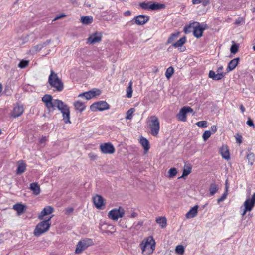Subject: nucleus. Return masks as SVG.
I'll return each mask as SVG.
<instances>
[{
    "label": "nucleus",
    "mask_w": 255,
    "mask_h": 255,
    "mask_svg": "<svg viewBox=\"0 0 255 255\" xmlns=\"http://www.w3.org/2000/svg\"><path fill=\"white\" fill-rule=\"evenodd\" d=\"M156 222L159 224L162 228H165L166 226L167 220L164 217H159L157 218Z\"/></svg>",
    "instance_id": "obj_29"
},
{
    "label": "nucleus",
    "mask_w": 255,
    "mask_h": 255,
    "mask_svg": "<svg viewBox=\"0 0 255 255\" xmlns=\"http://www.w3.org/2000/svg\"><path fill=\"white\" fill-rule=\"evenodd\" d=\"M248 211H246V208L244 207V211L242 213V216L245 215L246 214V212H248Z\"/></svg>",
    "instance_id": "obj_62"
},
{
    "label": "nucleus",
    "mask_w": 255,
    "mask_h": 255,
    "mask_svg": "<svg viewBox=\"0 0 255 255\" xmlns=\"http://www.w3.org/2000/svg\"><path fill=\"white\" fill-rule=\"evenodd\" d=\"M135 110V109L133 108H131L128 110L126 112V119L131 120L132 118V115Z\"/></svg>",
    "instance_id": "obj_35"
},
{
    "label": "nucleus",
    "mask_w": 255,
    "mask_h": 255,
    "mask_svg": "<svg viewBox=\"0 0 255 255\" xmlns=\"http://www.w3.org/2000/svg\"><path fill=\"white\" fill-rule=\"evenodd\" d=\"M132 82L130 81L129 83L128 86L127 88L126 96L128 98H131L132 95Z\"/></svg>",
    "instance_id": "obj_38"
},
{
    "label": "nucleus",
    "mask_w": 255,
    "mask_h": 255,
    "mask_svg": "<svg viewBox=\"0 0 255 255\" xmlns=\"http://www.w3.org/2000/svg\"><path fill=\"white\" fill-rule=\"evenodd\" d=\"M80 21L84 25H89L93 21V17L83 16L81 17Z\"/></svg>",
    "instance_id": "obj_28"
},
{
    "label": "nucleus",
    "mask_w": 255,
    "mask_h": 255,
    "mask_svg": "<svg viewBox=\"0 0 255 255\" xmlns=\"http://www.w3.org/2000/svg\"><path fill=\"white\" fill-rule=\"evenodd\" d=\"M53 216L47 219L39 222L36 226L33 234L36 237H39L49 230L51 226V219Z\"/></svg>",
    "instance_id": "obj_2"
},
{
    "label": "nucleus",
    "mask_w": 255,
    "mask_h": 255,
    "mask_svg": "<svg viewBox=\"0 0 255 255\" xmlns=\"http://www.w3.org/2000/svg\"><path fill=\"white\" fill-rule=\"evenodd\" d=\"M203 0H192V2L193 4H198L202 3Z\"/></svg>",
    "instance_id": "obj_56"
},
{
    "label": "nucleus",
    "mask_w": 255,
    "mask_h": 255,
    "mask_svg": "<svg viewBox=\"0 0 255 255\" xmlns=\"http://www.w3.org/2000/svg\"><path fill=\"white\" fill-rule=\"evenodd\" d=\"M149 126L151 134L153 136H157L160 129V122L157 117L155 115L150 117Z\"/></svg>",
    "instance_id": "obj_5"
},
{
    "label": "nucleus",
    "mask_w": 255,
    "mask_h": 255,
    "mask_svg": "<svg viewBox=\"0 0 255 255\" xmlns=\"http://www.w3.org/2000/svg\"><path fill=\"white\" fill-rule=\"evenodd\" d=\"M246 124L250 127H254V122L250 118H249Z\"/></svg>",
    "instance_id": "obj_51"
},
{
    "label": "nucleus",
    "mask_w": 255,
    "mask_h": 255,
    "mask_svg": "<svg viewBox=\"0 0 255 255\" xmlns=\"http://www.w3.org/2000/svg\"><path fill=\"white\" fill-rule=\"evenodd\" d=\"M101 152L104 154H113L115 152V148L110 142L101 144L100 146Z\"/></svg>",
    "instance_id": "obj_15"
},
{
    "label": "nucleus",
    "mask_w": 255,
    "mask_h": 255,
    "mask_svg": "<svg viewBox=\"0 0 255 255\" xmlns=\"http://www.w3.org/2000/svg\"><path fill=\"white\" fill-rule=\"evenodd\" d=\"M150 19L149 16L144 15H139L134 17L133 19L127 23V25L136 24L138 25H143L146 23Z\"/></svg>",
    "instance_id": "obj_10"
},
{
    "label": "nucleus",
    "mask_w": 255,
    "mask_h": 255,
    "mask_svg": "<svg viewBox=\"0 0 255 255\" xmlns=\"http://www.w3.org/2000/svg\"><path fill=\"white\" fill-rule=\"evenodd\" d=\"M212 134H214L217 131V128L215 125H213L211 127V131Z\"/></svg>",
    "instance_id": "obj_52"
},
{
    "label": "nucleus",
    "mask_w": 255,
    "mask_h": 255,
    "mask_svg": "<svg viewBox=\"0 0 255 255\" xmlns=\"http://www.w3.org/2000/svg\"><path fill=\"white\" fill-rule=\"evenodd\" d=\"M48 83L52 87L55 88L57 91L61 92L63 90V83L53 70H51V73L48 78Z\"/></svg>",
    "instance_id": "obj_3"
},
{
    "label": "nucleus",
    "mask_w": 255,
    "mask_h": 255,
    "mask_svg": "<svg viewBox=\"0 0 255 255\" xmlns=\"http://www.w3.org/2000/svg\"><path fill=\"white\" fill-rule=\"evenodd\" d=\"M131 12L129 10H128L124 13V15L125 16H130L131 15Z\"/></svg>",
    "instance_id": "obj_58"
},
{
    "label": "nucleus",
    "mask_w": 255,
    "mask_h": 255,
    "mask_svg": "<svg viewBox=\"0 0 255 255\" xmlns=\"http://www.w3.org/2000/svg\"><path fill=\"white\" fill-rule=\"evenodd\" d=\"M186 38L185 36H183L182 38H181L179 40H178L177 41L175 42L172 44V46L174 47L175 48L177 47H182V46L186 42Z\"/></svg>",
    "instance_id": "obj_30"
},
{
    "label": "nucleus",
    "mask_w": 255,
    "mask_h": 255,
    "mask_svg": "<svg viewBox=\"0 0 255 255\" xmlns=\"http://www.w3.org/2000/svg\"><path fill=\"white\" fill-rule=\"evenodd\" d=\"M30 189L33 192V194L38 195L40 193V188L36 182L32 183L30 185Z\"/></svg>",
    "instance_id": "obj_25"
},
{
    "label": "nucleus",
    "mask_w": 255,
    "mask_h": 255,
    "mask_svg": "<svg viewBox=\"0 0 255 255\" xmlns=\"http://www.w3.org/2000/svg\"><path fill=\"white\" fill-rule=\"evenodd\" d=\"M222 157L225 159L230 158V153L227 145H223L220 149Z\"/></svg>",
    "instance_id": "obj_23"
},
{
    "label": "nucleus",
    "mask_w": 255,
    "mask_h": 255,
    "mask_svg": "<svg viewBox=\"0 0 255 255\" xmlns=\"http://www.w3.org/2000/svg\"><path fill=\"white\" fill-rule=\"evenodd\" d=\"M93 242L91 239L86 238L78 242L75 250V253L80 254L89 246L92 245Z\"/></svg>",
    "instance_id": "obj_8"
},
{
    "label": "nucleus",
    "mask_w": 255,
    "mask_h": 255,
    "mask_svg": "<svg viewBox=\"0 0 255 255\" xmlns=\"http://www.w3.org/2000/svg\"><path fill=\"white\" fill-rule=\"evenodd\" d=\"M210 0H203L202 3L204 6L208 5L210 3Z\"/></svg>",
    "instance_id": "obj_54"
},
{
    "label": "nucleus",
    "mask_w": 255,
    "mask_h": 255,
    "mask_svg": "<svg viewBox=\"0 0 255 255\" xmlns=\"http://www.w3.org/2000/svg\"><path fill=\"white\" fill-rule=\"evenodd\" d=\"M236 142L239 144H241L242 143V137L241 135L239 134H237L235 136Z\"/></svg>",
    "instance_id": "obj_50"
},
{
    "label": "nucleus",
    "mask_w": 255,
    "mask_h": 255,
    "mask_svg": "<svg viewBox=\"0 0 255 255\" xmlns=\"http://www.w3.org/2000/svg\"><path fill=\"white\" fill-rule=\"evenodd\" d=\"M179 35V32L172 33L168 37L166 44L172 43Z\"/></svg>",
    "instance_id": "obj_36"
},
{
    "label": "nucleus",
    "mask_w": 255,
    "mask_h": 255,
    "mask_svg": "<svg viewBox=\"0 0 255 255\" xmlns=\"http://www.w3.org/2000/svg\"><path fill=\"white\" fill-rule=\"evenodd\" d=\"M193 28V35L197 38L202 36L204 30L207 28L206 24H200L198 22H194L192 23Z\"/></svg>",
    "instance_id": "obj_7"
},
{
    "label": "nucleus",
    "mask_w": 255,
    "mask_h": 255,
    "mask_svg": "<svg viewBox=\"0 0 255 255\" xmlns=\"http://www.w3.org/2000/svg\"><path fill=\"white\" fill-rule=\"evenodd\" d=\"M192 166L190 165L185 166L183 170V173L180 178H183L185 176H188L191 172Z\"/></svg>",
    "instance_id": "obj_33"
},
{
    "label": "nucleus",
    "mask_w": 255,
    "mask_h": 255,
    "mask_svg": "<svg viewBox=\"0 0 255 255\" xmlns=\"http://www.w3.org/2000/svg\"><path fill=\"white\" fill-rule=\"evenodd\" d=\"M193 110L189 106H185L182 108L177 115V117L179 121L185 122L187 120V114L192 112Z\"/></svg>",
    "instance_id": "obj_13"
},
{
    "label": "nucleus",
    "mask_w": 255,
    "mask_h": 255,
    "mask_svg": "<svg viewBox=\"0 0 255 255\" xmlns=\"http://www.w3.org/2000/svg\"><path fill=\"white\" fill-rule=\"evenodd\" d=\"M42 101L44 102L49 113L52 112L57 107L62 114L63 120L65 124H70V108L69 107L59 99H53V97L49 94H45L42 98Z\"/></svg>",
    "instance_id": "obj_1"
},
{
    "label": "nucleus",
    "mask_w": 255,
    "mask_h": 255,
    "mask_svg": "<svg viewBox=\"0 0 255 255\" xmlns=\"http://www.w3.org/2000/svg\"><path fill=\"white\" fill-rule=\"evenodd\" d=\"M239 49V46L236 43H234L232 45L230 48V51L231 53L232 54H236L238 51Z\"/></svg>",
    "instance_id": "obj_40"
},
{
    "label": "nucleus",
    "mask_w": 255,
    "mask_h": 255,
    "mask_svg": "<svg viewBox=\"0 0 255 255\" xmlns=\"http://www.w3.org/2000/svg\"><path fill=\"white\" fill-rule=\"evenodd\" d=\"M140 143L142 146L145 151L147 152L149 150L150 148V144L147 139L141 136L140 140Z\"/></svg>",
    "instance_id": "obj_26"
},
{
    "label": "nucleus",
    "mask_w": 255,
    "mask_h": 255,
    "mask_svg": "<svg viewBox=\"0 0 255 255\" xmlns=\"http://www.w3.org/2000/svg\"><path fill=\"white\" fill-rule=\"evenodd\" d=\"M177 173V169L175 168H171L169 170V177L172 178L174 177Z\"/></svg>",
    "instance_id": "obj_42"
},
{
    "label": "nucleus",
    "mask_w": 255,
    "mask_h": 255,
    "mask_svg": "<svg viewBox=\"0 0 255 255\" xmlns=\"http://www.w3.org/2000/svg\"><path fill=\"white\" fill-rule=\"evenodd\" d=\"M78 97H84L86 99L89 100L93 97H95V94L92 93V90L88 92H83L79 95Z\"/></svg>",
    "instance_id": "obj_31"
},
{
    "label": "nucleus",
    "mask_w": 255,
    "mask_h": 255,
    "mask_svg": "<svg viewBox=\"0 0 255 255\" xmlns=\"http://www.w3.org/2000/svg\"><path fill=\"white\" fill-rule=\"evenodd\" d=\"M196 125L199 127L205 128L207 126V122L206 121H201L197 122Z\"/></svg>",
    "instance_id": "obj_46"
},
{
    "label": "nucleus",
    "mask_w": 255,
    "mask_h": 255,
    "mask_svg": "<svg viewBox=\"0 0 255 255\" xmlns=\"http://www.w3.org/2000/svg\"><path fill=\"white\" fill-rule=\"evenodd\" d=\"M143 225V222L142 221H140L138 222L137 223H134L133 224L134 228L138 230L140 227H141Z\"/></svg>",
    "instance_id": "obj_48"
},
{
    "label": "nucleus",
    "mask_w": 255,
    "mask_h": 255,
    "mask_svg": "<svg viewBox=\"0 0 255 255\" xmlns=\"http://www.w3.org/2000/svg\"><path fill=\"white\" fill-rule=\"evenodd\" d=\"M140 7L144 10H157L164 9L166 7L164 4H161L156 2H142L139 4Z\"/></svg>",
    "instance_id": "obj_6"
},
{
    "label": "nucleus",
    "mask_w": 255,
    "mask_h": 255,
    "mask_svg": "<svg viewBox=\"0 0 255 255\" xmlns=\"http://www.w3.org/2000/svg\"><path fill=\"white\" fill-rule=\"evenodd\" d=\"M29 61L26 60H22L18 64V67L21 68H24L28 66Z\"/></svg>",
    "instance_id": "obj_44"
},
{
    "label": "nucleus",
    "mask_w": 255,
    "mask_h": 255,
    "mask_svg": "<svg viewBox=\"0 0 255 255\" xmlns=\"http://www.w3.org/2000/svg\"><path fill=\"white\" fill-rule=\"evenodd\" d=\"M138 214L136 212H133L130 215V218H135L137 216Z\"/></svg>",
    "instance_id": "obj_59"
},
{
    "label": "nucleus",
    "mask_w": 255,
    "mask_h": 255,
    "mask_svg": "<svg viewBox=\"0 0 255 255\" xmlns=\"http://www.w3.org/2000/svg\"><path fill=\"white\" fill-rule=\"evenodd\" d=\"M93 202L98 209H103L104 207V199L101 195H97L93 197Z\"/></svg>",
    "instance_id": "obj_18"
},
{
    "label": "nucleus",
    "mask_w": 255,
    "mask_h": 255,
    "mask_svg": "<svg viewBox=\"0 0 255 255\" xmlns=\"http://www.w3.org/2000/svg\"><path fill=\"white\" fill-rule=\"evenodd\" d=\"M74 211V208L72 207L67 208L65 210V214L66 215L71 214Z\"/></svg>",
    "instance_id": "obj_49"
},
{
    "label": "nucleus",
    "mask_w": 255,
    "mask_h": 255,
    "mask_svg": "<svg viewBox=\"0 0 255 255\" xmlns=\"http://www.w3.org/2000/svg\"><path fill=\"white\" fill-rule=\"evenodd\" d=\"M176 253L182 255L184 253V248L182 245H178L175 248Z\"/></svg>",
    "instance_id": "obj_43"
},
{
    "label": "nucleus",
    "mask_w": 255,
    "mask_h": 255,
    "mask_svg": "<svg viewBox=\"0 0 255 255\" xmlns=\"http://www.w3.org/2000/svg\"><path fill=\"white\" fill-rule=\"evenodd\" d=\"M155 241L151 237L148 238L145 241H143L140 244L142 253L145 255L152 254L155 249Z\"/></svg>",
    "instance_id": "obj_4"
},
{
    "label": "nucleus",
    "mask_w": 255,
    "mask_h": 255,
    "mask_svg": "<svg viewBox=\"0 0 255 255\" xmlns=\"http://www.w3.org/2000/svg\"><path fill=\"white\" fill-rule=\"evenodd\" d=\"M110 109V105L104 101H99L93 103L90 106V109L92 111H102Z\"/></svg>",
    "instance_id": "obj_11"
},
{
    "label": "nucleus",
    "mask_w": 255,
    "mask_h": 255,
    "mask_svg": "<svg viewBox=\"0 0 255 255\" xmlns=\"http://www.w3.org/2000/svg\"><path fill=\"white\" fill-rule=\"evenodd\" d=\"M240 58L237 57L231 60L228 64L227 67L226 68L227 72H229L233 70L239 63Z\"/></svg>",
    "instance_id": "obj_20"
},
{
    "label": "nucleus",
    "mask_w": 255,
    "mask_h": 255,
    "mask_svg": "<svg viewBox=\"0 0 255 255\" xmlns=\"http://www.w3.org/2000/svg\"><path fill=\"white\" fill-rule=\"evenodd\" d=\"M227 195H228V188H227V187H226V190L224 192V193L222 194V195L221 196V197H220L219 198H218L217 199V203H219L221 202L224 201L227 198Z\"/></svg>",
    "instance_id": "obj_41"
},
{
    "label": "nucleus",
    "mask_w": 255,
    "mask_h": 255,
    "mask_svg": "<svg viewBox=\"0 0 255 255\" xmlns=\"http://www.w3.org/2000/svg\"><path fill=\"white\" fill-rule=\"evenodd\" d=\"M125 214V210L123 208L120 206L118 209L114 208L110 210L108 213V217L109 218L116 221L119 218H122Z\"/></svg>",
    "instance_id": "obj_9"
},
{
    "label": "nucleus",
    "mask_w": 255,
    "mask_h": 255,
    "mask_svg": "<svg viewBox=\"0 0 255 255\" xmlns=\"http://www.w3.org/2000/svg\"><path fill=\"white\" fill-rule=\"evenodd\" d=\"M74 106L75 109L79 111L80 112H82L86 108V106L85 105L84 103L80 102V101L75 102L74 104Z\"/></svg>",
    "instance_id": "obj_27"
},
{
    "label": "nucleus",
    "mask_w": 255,
    "mask_h": 255,
    "mask_svg": "<svg viewBox=\"0 0 255 255\" xmlns=\"http://www.w3.org/2000/svg\"><path fill=\"white\" fill-rule=\"evenodd\" d=\"M92 93L95 94V96L99 95L101 94V91L99 89H96V90H92Z\"/></svg>",
    "instance_id": "obj_55"
},
{
    "label": "nucleus",
    "mask_w": 255,
    "mask_h": 255,
    "mask_svg": "<svg viewBox=\"0 0 255 255\" xmlns=\"http://www.w3.org/2000/svg\"><path fill=\"white\" fill-rule=\"evenodd\" d=\"M223 69V67L222 66L218 67L217 70V74H216L214 71L210 70L208 74L209 77L215 81H218L223 79L226 74V73L221 72Z\"/></svg>",
    "instance_id": "obj_12"
},
{
    "label": "nucleus",
    "mask_w": 255,
    "mask_h": 255,
    "mask_svg": "<svg viewBox=\"0 0 255 255\" xmlns=\"http://www.w3.org/2000/svg\"><path fill=\"white\" fill-rule=\"evenodd\" d=\"M26 164L23 160H20L18 162V166L16 173L17 175H20L24 173L26 170Z\"/></svg>",
    "instance_id": "obj_21"
},
{
    "label": "nucleus",
    "mask_w": 255,
    "mask_h": 255,
    "mask_svg": "<svg viewBox=\"0 0 255 255\" xmlns=\"http://www.w3.org/2000/svg\"><path fill=\"white\" fill-rule=\"evenodd\" d=\"M246 157L248 161V163L250 165H252L255 161L254 154L253 153L250 152L249 153L247 154Z\"/></svg>",
    "instance_id": "obj_34"
},
{
    "label": "nucleus",
    "mask_w": 255,
    "mask_h": 255,
    "mask_svg": "<svg viewBox=\"0 0 255 255\" xmlns=\"http://www.w3.org/2000/svg\"><path fill=\"white\" fill-rule=\"evenodd\" d=\"M51 42V40L49 39L43 42L42 44L43 48L47 45H48Z\"/></svg>",
    "instance_id": "obj_57"
},
{
    "label": "nucleus",
    "mask_w": 255,
    "mask_h": 255,
    "mask_svg": "<svg viewBox=\"0 0 255 255\" xmlns=\"http://www.w3.org/2000/svg\"><path fill=\"white\" fill-rule=\"evenodd\" d=\"M65 16H66V15H65L64 14H60V15H59L56 16L55 17V18L53 19V21H55V20H58V19H60V18H62V17H65Z\"/></svg>",
    "instance_id": "obj_53"
},
{
    "label": "nucleus",
    "mask_w": 255,
    "mask_h": 255,
    "mask_svg": "<svg viewBox=\"0 0 255 255\" xmlns=\"http://www.w3.org/2000/svg\"><path fill=\"white\" fill-rule=\"evenodd\" d=\"M43 48V46L41 44H38L32 47L31 51L33 53H37L41 50Z\"/></svg>",
    "instance_id": "obj_39"
},
{
    "label": "nucleus",
    "mask_w": 255,
    "mask_h": 255,
    "mask_svg": "<svg viewBox=\"0 0 255 255\" xmlns=\"http://www.w3.org/2000/svg\"><path fill=\"white\" fill-rule=\"evenodd\" d=\"M102 34L101 32L96 31L91 34L87 39V43L90 44H94L96 43H99L102 41Z\"/></svg>",
    "instance_id": "obj_14"
},
{
    "label": "nucleus",
    "mask_w": 255,
    "mask_h": 255,
    "mask_svg": "<svg viewBox=\"0 0 255 255\" xmlns=\"http://www.w3.org/2000/svg\"><path fill=\"white\" fill-rule=\"evenodd\" d=\"M54 211V208L51 206H47L41 211L38 215V219L40 220L43 219V217L49 215Z\"/></svg>",
    "instance_id": "obj_19"
},
{
    "label": "nucleus",
    "mask_w": 255,
    "mask_h": 255,
    "mask_svg": "<svg viewBox=\"0 0 255 255\" xmlns=\"http://www.w3.org/2000/svg\"><path fill=\"white\" fill-rule=\"evenodd\" d=\"M193 27V24L190 23L189 25L186 26L184 28V32L186 33H189L191 32V28Z\"/></svg>",
    "instance_id": "obj_47"
},
{
    "label": "nucleus",
    "mask_w": 255,
    "mask_h": 255,
    "mask_svg": "<svg viewBox=\"0 0 255 255\" xmlns=\"http://www.w3.org/2000/svg\"><path fill=\"white\" fill-rule=\"evenodd\" d=\"M13 209L16 210L19 215L23 213L26 208V206L20 203H17L13 205Z\"/></svg>",
    "instance_id": "obj_24"
},
{
    "label": "nucleus",
    "mask_w": 255,
    "mask_h": 255,
    "mask_svg": "<svg viewBox=\"0 0 255 255\" xmlns=\"http://www.w3.org/2000/svg\"><path fill=\"white\" fill-rule=\"evenodd\" d=\"M199 206L195 205L192 207L186 214L187 218H192L195 217L197 214L198 209Z\"/></svg>",
    "instance_id": "obj_22"
},
{
    "label": "nucleus",
    "mask_w": 255,
    "mask_h": 255,
    "mask_svg": "<svg viewBox=\"0 0 255 255\" xmlns=\"http://www.w3.org/2000/svg\"><path fill=\"white\" fill-rule=\"evenodd\" d=\"M174 73V68L170 66L166 69L165 72V76L166 78L169 79L172 76Z\"/></svg>",
    "instance_id": "obj_37"
},
{
    "label": "nucleus",
    "mask_w": 255,
    "mask_h": 255,
    "mask_svg": "<svg viewBox=\"0 0 255 255\" xmlns=\"http://www.w3.org/2000/svg\"><path fill=\"white\" fill-rule=\"evenodd\" d=\"M248 211H246V208L244 207V211L242 213V216L245 215L246 214V212H248Z\"/></svg>",
    "instance_id": "obj_63"
},
{
    "label": "nucleus",
    "mask_w": 255,
    "mask_h": 255,
    "mask_svg": "<svg viewBox=\"0 0 255 255\" xmlns=\"http://www.w3.org/2000/svg\"><path fill=\"white\" fill-rule=\"evenodd\" d=\"M23 112L24 108L23 105L17 103L14 105L13 111L11 112V117L16 118L22 115Z\"/></svg>",
    "instance_id": "obj_17"
},
{
    "label": "nucleus",
    "mask_w": 255,
    "mask_h": 255,
    "mask_svg": "<svg viewBox=\"0 0 255 255\" xmlns=\"http://www.w3.org/2000/svg\"><path fill=\"white\" fill-rule=\"evenodd\" d=\"M211 134V131L210 130L205 131L202 135V138L203 140L204 141H206L210 137Z\"/></svg>",
    "instance_id": "obj_45"
},
{
    "label": "nucleus",
    "mask_w": 255,
    "mask_h": 255,
    "mask_svg": "<svg viewBox=\"0 0 255 255\" xmlns=\"http://www.w3.org/2000/svg\"><path fill=\"white\" fill-rule=\"evenodd\" d=\"M46 141V138L45 136H44V137H42L40 140V142L41 143H44L45 141Z\"/></svg>",
    "instance_id": "obj_61"
},
{
    "label": "nucleus",
    "mask_w": 255,
    "mask_h": 255,
    "mask_svg": "<svg viewBox=\"0 0 255 255\" xmlns=\"http://www.w3.org/2000/svg\"><path fill=\"white\" fill-rule=\"evenodd\" d=\"M240 109L242 113H243L245 111V108L242 104H241L240 105Z\"/></svg>",
    "instance_id": "obj_60"
},
{
    "label": "nucleus",
    "mask_w": 255,
    "mask_h": 255,
    "mask_svg": "<svg viewBox=\"0 0 255 255\" xmlns=\"http://www.w3.org/2000/svg\"><path fill=\"white\" fill-rule=\"evenodd\" d=\"M235 23L236 24H237V25H238V24H239L240 23V20H239V19H237V20L235 21Z\"/></svg>",
    "instance_id": "obj_64"
},
{
    "label": "nucleus",
    "mask_w": 255,
    "mask_h": 255,
    "mask_svg": "<svg viewBox=\"0 0 255 255\" xmlns=\"http://www.w3.org/2000/svg\"><path fill=\"white\" fill-rule=\"evenodd\" d=\"M218 186L215 183H211L209 189V194L210 196L214 195L218 191Z\"/></svg>",
    "instance_id": "obj_32"
},
{
    "label": "nucleus",
    "mask_w": 255,
    "mask_h": 255,
    "mask_svg": "<svg viewBox=\"0 0 255 255\" xmlns=\"http://www.w3.org/2000/svg\"><path fill=\"white\" fill-rule=\"evenodd\" d=\"M246 211H251L255 205V192L252 195V197L246 199L244 203Z\"/></svg>",
    "instance_id": "obj_16"
}]
</instances>
